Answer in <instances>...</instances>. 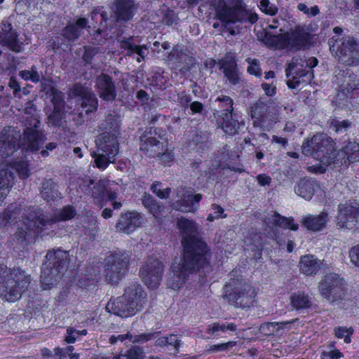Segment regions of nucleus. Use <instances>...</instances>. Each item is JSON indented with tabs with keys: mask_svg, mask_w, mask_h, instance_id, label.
I'll list each match as a JSON object with an SVG mask.
<instances>
[{
	"mask_svg": "<svg viewBox=\"0 0 359 359\" xmlns=\"http://www.w3.org/2000/svg\"><path fill=\"white\" fill-rule=\"evenodd\" d=\"M98 16L101 18L100 22V25H102L103 22H106L108 19L107 12H101L100 8H95L91 13L92 20L97 19Z\"/></svg>",
	"mask_w": 359,
	"mask_h": 359,
	"instance_id": "680f3d73",
	"label": "nucleus"
},
{
	"mask_svg": "<svg viewBox=\"0 0 359 359\" xmlns=\"http://www.w3.org/2000/svg\"><path fill=\"white\" fill-rule=\"evenodd\" d=\"M8 86L11 89H13V95L15 96H17L21 90L20 86L15 77H11L10 79L9 82H8Z\"/></svg>",
	"mask_w": 359,
	"mask_h": 359,
	"instance_id": "69168bd1",
	"label": "nucleus"
},
{
	"mask_svg": "<svg viewBox=\"0 0 359 359\" xmlns=\"http://www.w3.org/2000/svg\"><path fill=\"white\" fill-rule=\"evenodd\" d=\"M353 333V330L352 327H346L339 326L334 329V334L336 337L338 339L344 338V342L346 344H349L351 341V335Z\"/></svg>",
	"mask_w": 359,
	"mask_h": 359,
	"instance_id": "c03bdc74",
	"label": "nucleus"
},
{
	"mask_svg": "<svg viewBox=\"0 0 359 359\" xmlns=\"http://www.w3.org/2000/svg\"><path fill=\"white\" fill-rule=\"evenodd\" d=\"M152 337H154V334H148V335H140L137 337L133 338V336L128 333L126 334H118L117 336H111L109 338V342L112 344L116 343L118 341H123L126 339H129L130 341L133 342H144L150 340Z\"/></svg>",
	"mask_w": 359,
	"mask_h": 359,
	"instance_id": "a19ab883",
	"label": "nucleus"
},
{
	"mask_svg": "<svg viewBox=\"0 0 359 359\" xmlns=\"http://www.w3.org/2000/svg\"><path fill=\"white\" fill-rule=\"evenodd\" d=\"M222 104V107H224V112H233V100L229 96H222L217 99Z\"/></svg>",
	"mask_w": 359,
	"mask_h": 359,
	"instance_id": "603ef678",
	"label": "nucleus"
},
{
	"mask_svg": "<svg viewBox=\"0 0 359 359\" xmlns=\"http://www.w3.org/2000/svg\"><path fill=\"white\" fill-rule=\"evenodd\" d=\"M218 65L231 83L236 85L238 83L240 78L238 74L236 63L231 55H226L224 57L219 60Z\"/></svg>",
	"mask_w": 359,
	"mask_h": 359,
	"instance_id": "7c9ffc66",
	"label": "nucleus"
},
{
	"mask_svg": "<svg viewBox=\"0 0 359 359\" xmlns=\"http://www.w3.org/2000/svg\"><path fill=\"white\" fill-rule=\"evenodd\" d=\"M235 330L236 325L233 323H215L208 326L207 332L214 337H221L228 330L233 332Z\"/></svg>",
	"mask_w": 359,
	"mask_h": 359,
	"instance_id": "c9c22d12",
	"label": "nucleus"
},
{
	"mask_svg": "<svg viewBox=\"0 0 359 359\" xmlns=\"http://www.w3.org/2000/svg\"><path fill=\"white\" fill-rule=\"evenodd\" d=\"M18 36V34L13 29L11 23L2 22L0 24V43L15 53L22 50V43H19Z\"/></svg>",
	"mask_w": 359,
	"mask_h": 359,
	"instance_id": "412c9836",
	"label": "nucleus"
},
{
	"mask_svg": "<svg viewBox=\"0 0 359 359\" xmlns=\"http://www.w3.org/2000/svg\"><path fill=\"white\" fill-rule=\"evenodd\" d=\"M33 123L27 126L24 137L20 144L22 149L37 151L46 140V135L39 129V121L34 118ZM21 135L15 128L6 127L0 131V154L6 158L18 148Z\"/></svg>",
	"mask_w": 359,
	"mask_h": 359,
	"instance_id": "7ed1b4c3",
	"label": "nucleus"
},
{
	"mask_svg": "<svg viewBox=\"0 0 359 359\" xmlns=\"http://www.w3.org/2000/svg\"><path fill=\"white\" fill-rule=\"evenodd\" d=\"M224 297L236 307L250 308L255 302V290L248 285L238 288L233 287V283L229 282L224 287Z\"/></svg>",
	"mask_w": 359,
	"mask_h": 359,
	"instance_id": "2eb2a0df",
	"label": "nucleus"
},
{
	"mask_svg": "<svg viewBox=\"0 0 359 359\" xmlns=\"http://www.w3.org/2000/svg\"><path fill=\"white\" fill-rule=\"evenodd\" d=\"M162 132L159 129L148 128L140 137V149L145 151L150 157H159L163 165L169 166L173 161L174 154L167 149L164 142H160L164 139Z\"/></svg>",
	"mask_w": 359,
	"mask_h": 359,
	"instance_id": "1a4fd4ad",
	"label": "nucleus"
},
{
	"mask_svg": "<svg viewBox=\"0 0 359 359\" xmlns=\"http://www.w3.org/2000/svg\"><path fill=\"white\" fill-rule=\"evenodd\" d=\"M302 153L312 157L319 163L309 166L308 170L313 173H323L332 163L334 167L346 168L350 163L359 161V144L348 142L337 155L332 157L334 151L332 139L324 133L314 135L302 144Z\"/></svg>",
	"mask_w": 359,
	"mask_h": 359,
	"instance_id": "f03ea898",
	"label": "nucleus"
},
{
	"mask_svg": "<svg viewBox=\"0 0 359 359\" xmlns=\"http://www.w3.org/2000/svg\"><path fill=\"white\" fill-rule=\"evenodd\" d=\"M153 193L156 194L160 198H165L168 196L170 189L166 188L164 189H161V184L159 182L154 183L151 187Z\"/></svg>",
	"mask_w": 359,
	"mask_h": 359,
	"instance_id": "864d4df0",
	"label": "nucleus"
},
{
	"mask_svg": "<svg viewBox=\"0 0 359 359\" xmlns=\"http://www.w3.org/2000/svg\"><path fill=\"white\" fill-rule=\"evenodd\" d=\"M41 189L42 197L47 201L53 200L57 196L56 185L52 180H46Z\"/></svg>",
	"mask_w": 359,
	"mask_h": 359,
	"instance_id": "ea45409f",
	"label": "nucleus"
},
{
	"mask_svg": "<svg viewBox=\"0 0 359 359\" xmlns=\"http://www.w3.org/2000/svg\"><path fill=\"white\" fill-rule=\"evenodd\" d=\"M74 350V348L72 346H68L65 348L55 347L54 348V353L59 359H63L67 356L68 353H72Z\"/></svg>",
	"mask_w": 359,
	"mask_h": 359,
	"instance_id": "052dcab7",
	"label": "nucleus"
},
{
	"mask_svg": "<svg viewBox=\"0 0 359 359\" xmlns=\"http://www.w3.org/2000/svg\"><path fill=\"white\" fill-rule=\"evenodd\" d=\"M252 239L248 238L245 241L247 245H249L248 250L254 251L256 250V252L255 254V257L257 259H259L262 256V244L260 242V236L255 235L253 238V241Z\"/></svg>",
	"mask_w": 359,
	"mask_h": 359,
	"instance_id": "49530a36",
	"label": "nucleus"
},
{
	"mask_svg": "<svg viewBox=\"0 0 359 359\" xmlns=\"http://www.w3.org/2000/svg\"><path fill=\"white\" fill-rule=\"evenodd\" d=\"M177 227L182 237L184 254L172 264V274L168 279V286L174 290L179 289L190 274L208 264L207 245L196 237V223L181 217L177 220Z\"/></svg>",
	"mask_w": 359,
	"mask_h": 359,
	"instance_id": "f257e3e1",
	"label": "nucleus"
},
{
	"mask_svg": "<svg viewBox=\"0 0 359 359\" xmlns=\"http://www.w3.org/2000/svg\"><path fill=\"white\" fill-rule=\"evenodd\" d=\"M318 60L314 57H311L307 60H299L297 57H293L291 63L285 69L287 86L290 88H296L302 83H309L313 78V73L311 70L306 71L302 68L304 66L312 69L317 66Z\"/></svg>",
	"mask_w": 359,
	"mask_h": 359,
	"instance_id": "f8f14e48",
	"label": "nucleus"
},
{
	"mask_svg": "<svg viewBox=\"0 0 359 359\" xmlns=\"http://www.w3.org/2000/svg\"><path fill=\"white\" fill-rule=\"evenodd\" d=\"M325 267L324 261L318 259L312 255L302 256L299 262V268L301 273L308 276H315L320 269Z\"/></svg>",
	"mask_w": 359,
	"mask_h": 359,
	"instance_id": "a878e982",
	"label": "nucleus"
},
{
	"mask_svg": "<svg viewBox=\"0 0 359 359\" xmlns=\"http://www.w3.org/2000/svg\"><path fill=\"white\" fill-rule=\"evenodd\" d=\"M257 180L260 186L269 185L271 182V178L265 174L258 175Z\"/></svg>",
	"mask_w": 359,
	"mask_h": 359,
	"instance_id": "338daca9",
	"label": "nucleus"
},
{
	"mask_svg": "<svg viewBox=\"0 0 359 359\" xmlns=\"http://www.w3.org/2000/svg\"><path fill=\"white\" fill-rule=\"evenodd\" d=\"M93 184V181L91 180H88V184L84 189V191L90 194L91 196L94 198H100L104 195V189L103 185L99 182L95 184L93 189L90 188V186Z\"/></svg>",
	"mask_w": 359,
	"mask_h": 359,
	"instance_id": "a18cd8bd",
	"label": "nucleus"
},
{
	"mask_svg": "<svg viewBox=\"0 0 359 359\" xmlns=\"http://www.w3.org/2000/svg\"><path fill=\"white\" fill-rule=\"evenodd\" d=\"M30 276L20 269H13L7 273L5 285L0 290L1 299L8 302H15L20 299L30 284Z\"/></svg>",
	"mask_w": 359,
	"mask_h": 359,
	"instance_id": "9b49d317",
	"label": "nucleus"
},
{
	"mask_svg": "<svg viewBox=\"0 0 359 359\" xmlns=\"http://www.w3.org/2000/svg\"><path fill=\"white\" fill-rule=\"evenodd\" d=\"M292 306L297 309H306L311 306V301L308 295L303 292H297L293 294L291 297Z\"/></svg>",
	"mask_w": 359,
	"mask_h": 359,
	"instance_id": "58836bf2",
	"label": "nucleus"
},
{
	"mask_svg": "<svg viewBox=\"0 0 359 359\" xmlns=\"http://www.w3.org/2000/svg\"><path fill=\"white\" fill-rule=\"evenodd\" d=\"M329 220L328 214L323 211L318 215H307L302 217L301 222L308 230L318 231L325 228Z\"/></svg>",
	"mask_w": 359,
	"mask_h": 359,
	"instance_id": "c756f323",
	"label": "nucleus"
},
{
	"mask_svg": "<svg viewBox=\"0 0 359 359\" xmlns=\"http://www.w3.org/2000/svg\"><path fill=\"white\" fill-rule=\"evenodd\" d=\"M236 343L233 341H230L226 343H222L219 344L212 345L210 347V351L212 352H219L225 351L228 348H232L236 346Z\"/></svg>",
	"mask_w": 359,
	"mask_h": 359,
	"instance_id": "13d9d810",
	"label": "nucleus"
},
{
	"mask_svg": "<svg viewBox=\"0 0 359 359\" xmlns=\"http://www.w3.org/2000/svg\"><path fill=\"white\" fill-rule=\"evenodd\" d=\"M345 281L336 273L324 276L319 283L320 295L327 301L334 302L341 299L345 294Z\"/></svg>",
	"mask_w": 359,
	"mask_h": 359,
	"instance_id": "ddd939ff",
	"label": "nucleus"
},
{
	"mask_svg": "<svg viewBox=\"0 0 359 359\" xmlns=\"http://www.w3.org/2000/svg\"><path fill=\"white\" fill-rule=\"evenodd\" d=\"M328 43L331 52L339 62L351 67L359 65V43L353 36H333L329 39Z\"/></svg>",
	"mask_w": 359,
	"mask_h": 359,
	"instance_id": "9d476101",
	"label": "nucleus"
},
{
	"mask_svg": "<svg viewBox=\"0 0 359 359\" xmlns=\"http://www.w3.org/2000/svg\"><path fill=\"white\" fill-rule=\"evenodd\" d=\"M159 12L161 15V18L159 20V21L161 23L168 26L175 23V17L174 13L168 8L163 6V8L160 9Z\"/></svg>",
	"mask_w": 359,
	"mask_h": 359,
	"instance_id": "de8ad7c7",
	"label": "nucleus"
},
{
	"mask_svg": "<svg viewBox=\"0 0 359 359\" xmlns=\"http://www.w3.org/2000/svg\"><path fill=\"white\" fill-rule=\"evenodd\" d=\"M140 4L135 0H114L111 6V17L118 24L132 20Z\"/></svg>",
	"mask_w": 359,
	"mask_h": 359,
	"instance_id": "f3484780",
	"label": "nucleus"
},
{
	"mask_svg": "<svg viewBox=\"0 0 359 359\" xmlns=\"http://www.w3.org/2000/svg\"><path fill=\"white\" fill-rule=\"evenodd\" d=\"M287 34L273 35L266 33L264 36L265 43L270 47L276 49L287 48Z\"/></svg>",
	"mask_w": 359,
	"mask_h": 359,
	"instance_id": "f704fd0d",
	"label": "nucleus"
},
{
	"mask_svg": "<svg viewBox=\"0 0 359 359\" xmlns=\"http://www.w3.org/2000/svg\"><path fill=\"white\" fill-rule=\"evenodd\" d=\"M236 114H234L235 115ZM222 128L224 133L229 135H233L237 133L238 123L233 117V114H222Z\"/></svg>",
	"mask_w": 359,
	"mask_h": 359,
	"instance_id": "4c0bfd02",
	"label": "nucleus"
},
{
	"mask_svg": "<svg viewBox=\"0 0 359 359\" xmlns=\"http://www.w3.org/2000/svg\"><path fill=\"white\" fill-rule=\"evenodd\" d=\"M341 76L344 79L341 81L340 88L344 93L345 91L353 94L359 93V79L355 74L342 71L341 73L338 74L337 79L339 81Z\"/></svg>",
	"mask_w": 359,
	"mask_h": 359,
	"instance_id": "473e14b6",
	"label": "nucleus"
},
{
	"mask_svg": "<svg viewBox=\"0 0 359 359\" xmlns=\"http://www.w3.org/2000/svg\"><path fill=\"white\" fill-rule=\"evenodd\" d=\"M62 114H50L48 117V123L53 126H60Z\"/></svg>",
	"mask_w": 359,
	"mask_h": 359,
	"instance_id": "e2e57ef3",
	"label": "nucleus"
},
{
	"mask_svg": "<svg viewBox=\"0 0 359 359\" xmlns=\"http://www.w3.org/2000/svg\"><path fill=\"white\" fill-rule=\"evenodd\" d=\"M265 222L270 228H281L297 231L299 228L298 224L295 223L291 217L280 216L276 212L269 214L265 219Z\"/></svg>",
	"mask_w": 359,
	"mask_h": 359,
	"instance_id": "c85d7f7f",
	"label": "nucleus"
},
{
	"mask_svg": "<svg viewBox=\"0 0 359 359\" xmlns=\"http://www.w3.org/2000/svg\"><path fill=\"white\" fill-rule=\"evenodd\" d=\"M287 48L299 50L309 48L311 43L310 34L303 29H297L290 34H287Z\"/></svg>",
	"mask_w": 359,
	"mask_h": 359,
	"instance_id": "cd10ccee",
	"label": "nucleus"
},
{
	"mask_svg": "<svg viewBox=\"0 0 359 359\" xmlns=\"http://www.w3.org/2000/svg\"><path fill=\"white\" fill-rule=\"evenodd\" d=\"M95 87L100 98L106 101H113L116 97V89L112 78L101 74L95 79Z\"/></svg>",
	"mask_w": 359,
	"mask_h": 359,
	"instance_id": "4be33fe9",
	"label": "nucleus"
},
{
	"mask_svg": "<svg viewBox=\"0 0 359 359\" xmlns=\"http://www.w3.org/2000/svg\"><path fill=\"white\" fill-rule=\"evenodd\" d=\"M128 261V255L121 252H116L107 257L105 261V276L109 283H114L123 276Z\"/></svg>",
	"mask_w": 359,
	"mask_h": 359,
	"instance_id": "dca6fc26",
	"label": "nucleus"
},
{
	"mask_svg": "<svg viewBox=\"0 0 359 359\" xmlns=\"http://www.w3.org/2000/svg\"><path fill=\"white\" fill-rule=\"evenodd\" d=\"M13 180V175L8 168L0 170V202H1L9 193L11 182Z\"/></svg>",
	"mask_w": 359,
	"mask_h": 359,
	"instance_id": "72a5a7b5",
	"label": "nucleus"
},
{
	"mask_svg": "<svg viewBox=\"0 0 359 359\" xmlns=\"http://www.w3.org/2000/svg\"><path fill=\"white\" fill-rule=\"evenodd\" d=\"M118 123L115 122L109 126L111 131H105L100 134L95 144L97 150L91 153L95 166L100 170H105L110 163L116 161L119 152V143L117 139Z\"/></svg>",
	"mask_w": 359,
	"mask_h": 359,
	"instance_id": "423d86ee",
	"label": "nucleus"
},
{
	"mask_svg": "<svg viewBox=\"0 0 359 359\" xmlns=\"http://www.w3.org/2000/svg\"><path fill=\"white\" fill-rule=\"evenodd\" d=\"M75 210L71 206H66L58 212L54 217L44 215L39 210H26L25 217L18 224V228L15 237L20 242L29 240L36 236L38 229H42L54 222L72 219Z\"/></svg>",
	"mask_w": 359,
	"mask_h": 359,
	"instance_id": "39448f33",
	"label": "nucleus"
},
{
	"mask_svg": "<svg viewBox=\"0 0 359 359\" xmlns=\"http://www.w3.org/2000/svg\"><path fill=\"white\" fill-rule=\"evenodd\" d=\"M46 258L41 272V287L43 290H50L57 283L67 268L69 255L67 251L57 250L49 251Z\"/></svg>",
	"mask_w": 359,
	"mask_h": 359,
	"instance_id": "6e6552de",
	"label": "nucleus"
},
{
	"mask_svg": "<svg viewBox=\"0 0 359 359\" xmlns=\"http://www.w3.org/2000/svg\"><path fill=\"white\" fill-rule=\"evenodd\" d=\"M78 337L77 330L73 327H69L66 330L65 341L67 344H73L76 341Z\"/></svg>",
	"mask_w": 359,
	"mask_h": 359,
	"instance_id": "4d7b16f0",
	"label": "nucleus"
},
{
	"mask_svg": "<svg viewBox=\"0 0 359 359\" xmlns=\"http://www.w3.org/2000/svg\"><path fill=\"white\" fill-rule=\"evenodd\" d=\"M351 126V123L348 121L343 120H332L331 122V127L336 131L339 132L343 130H346Z\"/></svg>",
	"mask_w": 359,
	"mask_h": 359,
	"instance_id": "6e6d98bb",
	"label": "nucleus"
},
{
	"mask_svg": "<svg viewBox=\"0 0 359 359\" xmlns=\"http://www.w3.org/2000/svg\"><path fill=\"white\" fill-rule=\"evenodd\" d=\"M166 346H172L176 351H178L180 346V339L177 335L170 334L167 336Z\"/></svg>",
	"mask_w": 359,
	"mask_h": 359,
	"instance_id": "0e129e2a",
	"label": "nucleus"
},
{
	"mask_svg": "<svg viewBox=\"0 0 359 359\" xmlns=\"http://www.w3.org/2000/svg\"><path fill=\"white\" fill-rule=\"evenodd\" d=\"M247 61L250 64L248 67V72L252 75L259 76L261 75V69L259 67L258 60L256 59L250 60L247 59Z\"/></svg>",
	"mask_w": 359,
	"mask_h": 359,
	"instance_id": "5fc2aeb1",
	"label": "nucleus"
},
{
	"mask_svg": "<svg viewBox=\"0 0 359 359\" xmlns=\"http://www.w3.org/2000/svg\"><path fill=\"white\" fill-rule=\"evenodd\" d=\"M168 58L177 63L180 72L189 71L196 64L195 57L187 48L176 47L169 53Z\"/></svg>",
	"mask_w": 359,
	"mask_h": 359,
	"instance_id": "5701e85b",
	"label": "nucleus"
},
{
	"mask_svg": "<svg viewBox=\"0 0 359 359\" xmlns=\"http://www.w3.org/2000/svg\"><path fill=\"white\" fill-rule=\"evenodd\" d=\"M295 193L306 200H311L313 195L322 196L324 194L320 185L314 180L302 179L294 188Z\"/></svg>",
	"mask_w": 359,
	"mask_h": 359,
	"instance_id": "b1692460",
	"label": "nucleus"
},
{
	"mask_svg": "<svg viewBox=\"0 0 359 359\" xmlns=\"http://www.w3.org/2000/svg\"><path fill=\"white\" fill-rule=\"evenodd\" d=\"M69 97H80L81 107L88 109L85 112H94L98 107V100L90 88L81 83H76L69 91Z\"/></svg>",
	"mask_w": 359,
	"mask_h": 359,
	"instance_id": "6ab92c4d",
	"label": "nucleus"
},
{
	"mask_svg": "<svg viewBox=\"0 0 359 359\" xmlns=\"http://www.w3.org/2000/svg\"><path fill=\"white\" fill-rule=\"evenodd\" d=\"M259 7L260 9L267 15H274L278 12L276 6L271 4L269 0H261Z\"/></svg>",
	"mask_w": 359,
	"mask_h": 359,
	"instance_id": "3c124183",
	"label": "nucleus"
},
{
	"mask_svg": "<svg viewBox=\"0 0 359 359\" xmlns=\"http://www.w3.org/2000/svg\"><path fill=\"white\" fill-rule=\"evenodd\" d=\"M100 52L99 47L85 46L82 59L86 64H91L94 57Z\"/></svg>",
	"mask_w": 359,
	"mask_h": 359,
	"instance_id": "8fccbe9b",
	"label": "nucleus"
},
{
	"mask_svg": "<svg viewBox=\"0 0 359 359\" xmlns=\"http://www.w3.org/2000/svg\"><path fill=\"white\" fill-rule=\"evenodd\" d=\"M337 226L340 229L354 231L359 228V203L349 201L340 204L336 217Z\"/></svg>",
	"mask_w": 359,
	"mask_h": 359,
	"instance_id": "4468645a",
	"label": "nucleus"
},
{
	"mask_svg": "<svg viewBox=\"0 0 359 359\" xmlns=\"http://www.w3.org/2000/svg\"><path fill=\"white\" fill-rule=\"evenodd\" d=\"M142 204L156 219H161L163 215L162 208L157 204L155 200L149 194L142 198Z\"/></svg>",
	"mask_w": 359,
	"mask_h": 359,
	"instance_id": "e433bc0d",
	"label": "nucleus"
},
{
	"mask_svg": "<svg viewBox=\"0 0 359 359\" xmlns=\"http://www.w3.org/2000/svg\"><path fill=\"white\" fill-rule=\"evenodd\" d=\"M144 358V353L142 349L134 346L130 350L127 351L125 353H120L118 355H116L113 358V359H143Z\"/></svg>",
	"mask_w": 359,
	"mask_h": 359,
	"instance_id": "37998d69",
	"label": "nucleus"
},
{
	"mask_svg": "<svg viewBox=\"0 0 359 359\" xmlns=\"http://www.w3.org/2000/svg\"><path fill=\"white\" fill-rule=\"evenodd\" d=\"M163 265L158 260H149L140 269V276L149 288L156 289L159 285Z\"/></svg>",
	"mask_w": 359,
	"mask_h": 359,
	"instance_id": "a211bd4d",
	"label": "nucleus"
},
{
	"mask_svg": "<svg viewBox=\"0 0 359 359\" xmlns=\"http://www.w3.org/2000/svg\"><path fill=\"white\" fill-rule=\"evenodd\" d=\"M144 223V217L142 214L135 212H128L121 215L117 223V227L125 232L130 233L136 227L140 226Z\"/></svg>",
	"mask_w": 359,
	"mask_h": 359,
	"instance_id": "bb28decb",
	"label": "nucleus"
},
{
	"mask_svg": "<svg viewBox=\"0 0 359 359\" xmlns=\"http://www.w3.org/2000/svg\"><path fill=\"white\" fill-rule=\"evenodd\" d=\"M19 76L25 81H31L35 83H38L41 78V74L34 65L32 66L29 69L20 71Z\"/></svg>",
	"mask_w": 359,
	"mask_h": 359,
	"instance_id": "79ce46f5",
	"label": "nucleus"
},
{
	"mask_svg": "<svg viewBox=\"0 0 359 359\" xmlns=\"http://www.w3.org/2000/svg\"><path fill=\"white\" fill-rule=\"evenodd\" d=\"M11 167L17 171L21 178H27L29 177V170L27 161H15L12 164Z\"/></svg>",
	"mask_w": 359,
	"mask_h": 359,
	"instance_id": "09e8293b",
	"label": "nucleus"
},
{
	"mask_svg": "<svg viewBox=\"0 0 359 359\" xmlns=\"http://www.w3.org/2000/svg\"><path fill=\"white\" fill-rule=\"evenodd\" d=\"M146 294L142 287L132 284L121 297L110 300L106 306L108 312L122 318H128L140 311L146 303Z\"/></svg>",
	"mask_w": 359,
	"mask_h": 359,
	"instance_id": "0eeeda50",
	"label": "nucleus"
},
{
	"mask_svg": "<svg viewBox=\"0 0 359 359\" xmlns=\"http://www.w3.org/2000/svg\"><path fill=\"white\" fill-rule=\"evenodd\" d=\"M215 16L219 22L213 23L215 29L220 26L228 29L231 35L236 31L232 25L239 23L252 25L258 20V15L251 8H248L243 0H214L212 3Z\"/></svg>",
	"mask_w": 359,
	"mask_h": 359,
	"instance_id": "20e7f679",
	"label": "nucleus"
},
{
	"mask_svg": "<svg viewBox=\"0 0 359 359\" xmlns=\"http://www.w3.org/2000/svg\"><path fill=\"white\" fill-rule=\"evenodd\" d=\"M212 208L214 210L213 214L215 215V217H217V218H226V215L224 214V209L221 206H219L217 204H213L212 205Z\"/></svg>",
	"mask_w": 359,
	"mask_h": 359,
	"instance_id": "774afa93",
	"label": "nucleus"
},
{
	"mask_svg": "<svg viewBox=\"0 0 359 359\" xmlns=\"http://www.w3.org/2000/svg\"><path fill=\"white\" fill-rule=\"evenodd\" d=\"M177 199L175 200L174 207L178 210L185 212H194L197 210L196 204L202 198L199 194H194L192 191L186 190L180 187L177 190Z\"/></svg>",
	"mask_w": 359,
	"mask_h": 359,
	"instance_id": "aec40b11",
	"label": "nucleus"
},
{
	"mask_svg": "<svg viewBox=\"0 0 359 359\" xmlns=\"http://www.w3.org/2000/svg\"><path fill=\"white\" fill-rule=\"evenodd\" d=\"M90 28L88 19L79 18L75 22H69L62 29V35L68 41H74L81 36L83 29Z\"/></svg>",
	"mask_w": 359,
	"mask_h": 359,
	"instance_id": "393cba45",
	"label": "nucleus"
},
{
	"mask_svg": "<svg viewBox=\"0 0 359 359\" xmlns=\"http://www.w3.org/2000/svg\"><path fill=\"white\" fill-rule=\"evenodd\" d=\"M349 258L353 265L359 267V244L350 249Z\"/></svg>",
	"mask_w": 359,
	"mask_h": 359,
	"instance_id": "bf43d9fd",
	"label": "nucleus"
},
{
	"mask_svg": "<svg viewBox=\"0 0 359 359\" xmlns=\"http://www.w3.org/2000/svg\"><path fill=\"white\" fill-rule=\"evenodd\" d=\"M133 41V37L123 39L121 41V48L127 50L126 55L132 56L137 54L142 60H144L149 54L148 47L146 45H137Z\"/></svg>",
	"mask_w": 359,
	"mask_h": 359,
	"instance_id": "2f4dec72",
	"label": "nucleus"
}]
</instances>
